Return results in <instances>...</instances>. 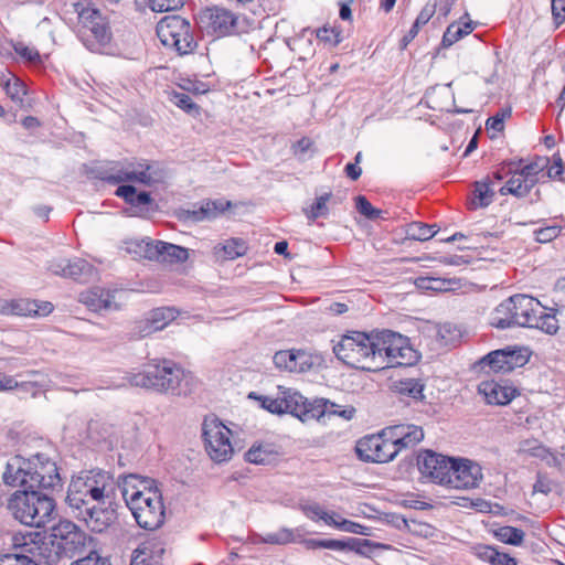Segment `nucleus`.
I'll return each instance as SVG.
<instances>
[{
  "mask_svg": "<svg viewBox=\"0 0 565 565\" xmlns=\"http://www.w3.org/2000/svg\"><path fill=\"white\" fill-rule=\"evenodd\" d=\"M270 451H268L262 445H254L245 454V459L250 463L264 465L270 460Z\"/></svg>",
  "mask_w": 565,
  "mask_h": 565,
  "instance_id": "de8ad7c7",
  "label": "nucleus"
},
{
  "mask_svg": "<svg viewBox=\"0 0 565 565\" xmlns=\"http://www.w3.org/2000/svg\"><path fill=\"white\" fill-rule=\"evenodd\" d=\"M83 260H65L64 263L53 265L52 270L63 277H77L83 273Z\"/></svg>",
  "mask_w": 565,
  "mask_h": 565,
  "instance_id": "37998d69",
  "label": "nucleus"
},
{
  "mask_svg": "<svg viewBox=\"0 0 565 565\" xmlns=\"http://www.w3.org/2000/svg\"><path fill=\"white\" fill-rule=\"evenodd\" d=\"M340 531L352 533V534H360V535H367L369 527L360 524L358 522L348 520V519H341L340 522Z\"/></svg>",
  "mask_w": 565,
  "mask_h": 565,
  "instance_id": "bf43d9fd",
  "label": "nucleus"
},
{
  "mask_svg": "<svg viewBox=\"0 0 565 565\" xmlns=\"http://www.w3.org/2000/svg\"><path fill=\"white\" fill-rule=\"evenodd\" d=\"M169 100L188 114H199V106L192 102L191 97L184 92L171 90L168 93Z\"/></svg>",
  "mask_w": 565,
  "mask_h": 565,
  "instance_id": "ea45409f",
  "label": "nucleus"
},
{
  "mask_svg": "<svg viewBox=\"0 0 565 565\" xmlns=\"http://www.w3.org/2000/svg\"><path fill=\"white\" fill-rule=\"evenodd\" d=\"M188 257V249L182 246L143 237V258L160 263L180 264L184 263Z\"/></svg>",
  "mask_w": 565,
  "mask_h": 565,
  "instance_id": "dca6fc26",
  "label": "nucleus"
},
{
  "mask_svg": "<svg viewBox=\"0 0 565 565\" xmlns=\"http://www.w3.org/2000/svg\"><path fill=\"white\" fill-rule=\"evenodd\" d=\"M183 376V369L172 361L151 359L143 363V387L158 391L174 390Z\"/></svg>",
  "mask_w": 565,
  "mask_h": 565,
  "instance_id": "1a4fd4ad",
  "label": "nucleus"
},
{
  "mask_svg": "<svg viewBox=\"0 0 565 565\" xmlns=\"http://www.w3.org/2000/svg\"><path fill=\"white\" fill-rule=\"evenodd\" d=\"M547 158H539L524 164L523 160L511 161V174L505 184L499 190L501 195L511 194L524 198L539 181V174L546 168Z\"/></svg>",
  "mask_w": 565,
  "mask_h": 565,
  "instance_id": "6e6552de",
  "label": "nucleus"
},
{
  "mask_svg": "<svg viewBox=\"0 0 565 565\" xmlns=\"http://www.w3.org/2000/svg\"><path fill=\"white\" fill-rule=\"evenodd\" d=\"M355 207L360 214L364 215L365 217H367L370 220H374V218L379 217L381 214V211L377 209H374L372 206V204L369 202V200L363 195L356 196Z\"/></svg>",
  "mask_w": 565,
  "mask_h": 565,
  "instance_id": "603ef678",
  "label": "nucleus"
},
{
  "mask_svg": "<svg viewBox=\"0 0 565 565\" xmlns=\"http://www.w3.org/2000/svg\"><path fill=\"white\" fill-rule=\"evenodd\" d=\"M231 205V202L225 200L202 201L198 209L184 212L185 218L192 222L211 221L224 213Z\"/></svg>",
  "mask_w": 565,
  "mask_h": 565,
  "instance_id": "cd10ccee",
  "label": "nucleus"
},
{
  "mask_svg": "<svg viewBox=\"0 0 565 565\" xmlns=\"http://www.w3.org/2000/svg\"><path fill=\"white\" fill-rule=\"evenodd\" d=\"M317 38L327 44L337 45L339 43V34L330 28L323 26L318 30H316Z\"/></svg>",
  "mask_w": 565,
  "mask_h": 565,
  "instance_id": "e2e57ef3",
  "label": "nucleus"
},
{
  "mask_svg": "<svg viewBox=\"0 0 565 565\" xmlns=\"http://www.w3.org/2000/svg\"><path fill=\"white\" fill-rule=\"evenodd\" d=\"M452 459L427 450L418 459V469L433 482L447 487Z\"/></svg>",
  "mask_w": 565,
  "mask_h": 565,
  "instance_id": "f3484780",
  "label": "nucleus"
},
{
  "mask_svg": "<svg viewBox=\"0 0 565 565\" xmlns=\"http://www.w3.org/2000/svg\"><path fill=\"white\" fill-rule=\"evenodd\" d=\"M51 537L63 550L76 552L84 547L90 537L74 522L60 520L51 530Z\"/></svg>",
  "mask_w": 565,
  "mask_h": 565,
  "instance_id": "aec40b11",
  "label": "nucleus"
},
{
  "mask_svg": "<svg viewBox=\"0 0 565 565\" xmlns=\"http://www.w3.org/2000/svg\"><path fill=\"white\" fill-rule=\"evenodd\" d=\"M294 541V534L288 529H280L275 533H268L263 537V542L269 544H287Z\"/></svg>",
  "mask_w": 565,
  "mask_h": 565,
  "instance_id": "864d4df0",
  "label": "nucleus"
},
{
  "mask_svg": "<svg viewBox=\"0 0 565 565\" xmlns=\"http://www.w3.org/2000/svg\"><path fill=\"white\" fill-rule=\"evenodd\" d=\"M436 8L437 0L428 1L426 6L420 10L414 23L419 28L425 25L435 14Z\"/></svg>",
  "mask_w": 565,
  "mask_h": 565,
  "instance_id": "13d9d810",
  "label": "nucleus"
},
{
  "mask_svg": "<svg viewBox=\"0 0 565 565\" xmlns=\"http://www.w3.org/2000/svg\"><path fill=\"white\" fill-rule=\"evenodd\" d=\"M53 305L49 301H36L25 298L13 299L7 301L1 311L7 315L32 317L42 316L45 317L53 311Z\"/></svg>",
  "mask_w": 565,
  "mask_h": 565,
  "instance_id": "393cba45",
  "label": "nucleus"
},
{
  "mask_svg": "<svg viewBox=\"0 0 565 565\" xmlns=\"http://www.w3.org/2000/svg\"><path fill=\"white\" fill-rule=\"evenodd\" d=\"M143 530H157L166 520L162 491L154 479L143 477Z\"/></svg>",
  "mask_w": 565,
  "mask_h": 565,
  "instance_id": "ddd939ff",
  "label": "nucleus"
},
{
  "mask_svg": "<svg viewBox=\"0 0 565 565\" xmlns=\"http://www.w3.org/2000/svg\"><path fill=\"white\" fill-rule=\"evenodd\" d=\"M262 407L273 414H291L301 420L309 417V404L298 391L278 386L277 394L273 396H260Z\"/></svg>",
  "mask_w": 565,
  "mask_h": 565,
  "instance_id": "9d476101",
  "label": "nucleus"
},
{
  "mask_svg": "<svg viewBox=\"0 0 565 565\" xmlns=\"http://www.w3.org/2000/svg\"><path fill=\"white\" fill-rule=\"evenodd\" d=\"M300 510L309 520L313 522H323L328 512L319 503L316 502L300 504Z\"/></svg>",
  "mask_w": 565,
  "mask_h": 565,
  "instance_id": "09e8293b",
  "label": "nucleus"
},
{
  "mask_svg": "<svg viewBox=\"0 0 565 565\" xmlns=\"http://www.w3.org/2000/svg\"><path fill=\"white\" fill-rule=\"evenodd\" d=\"M98 511L95 508L88 510L89 521L93 523L92 529L97 532H102L105 526H107L110 522V516L108 513L105 514V520L99 522V519L96 516Z\"/></svg>",
  "mask_w": 565,
  "mask_h": 565,
  "instance_id": "338daca9",
  "label": "nucleus"
},
{
  "mask_svg": "<svg viewBox=\"0 0 565 565\" xmlns=\"http://www.w3.org/2000/svg\"><path fill=\"white\" fill-rule=\"evenodd\" d=\"M511 116V109H501L499 113H497L494 116L488 118L486 122L487 129H491L494 131H502L504 128V120L505 118Z\"/></svg>",
  "mask_w": 565,
  "mask_h": 565,
  "instance_id": "6e6d98bb",
  "label": "nucleus"
},
{
  "mask_svg": "<svg viewBox=\"0 0 565 565\" xmlns=\"http://www.w3.org/2000/svg\"><path fill=\"white\" fill-rule=\"evenodd\" d=\"M185 0H148V4L153 12H166L177 10L183 6Z\"/></svg>",
  "mask_w": 565,
  "mask_h": 565,
  "instance_id": "3c124183",
  "label": "nucleus"
},
{
  "mask_svg": "<svg viewBox=\"0 0 565 565\" xmlns=\"http://www.w3.org/2000/svg\"><path fill=\"white\" fill-rule=\"evenodd\" d=\"M156 33L164 46L174 49L181 55L193 52L196 46L190 23L180 15L162 18L157 24Z\"/></svg>",
  "mask_w": 565,
  "mask_h": 565,
  "instance_id": "0eeeda50",
  "label": "nucleus"
},
{
  "mask_svg": "<svg viewBox=\"0 0 565 565\" xmlns=\"http://www.w3.org/2000/svg\"><path fill=\"white\" fill-rule=\"evenodd\" d=\"M141 480L134 475L125 477L119 486L114 476L103 470H94L93 502L99 505H111L116 500L117 489L120 488L126 505L131 511L136 522L141 526Z\"/></svg>",
  "mask_w": 565,
  "mask_h": 565,
  "instance_id": "20e7f679",
  "label": "nucleus"
},
{
  "mask_svg": "<svg viewBox=\"0 0 565 565\" xmlns=\"http://www.w3.org/2000/svg\"><path fill=\"white\" fill-rule=\"evenodd\" d=\"M478 393L490 405H508L518 394V391L507 382L482 381L478 385Z\"/></svg>",
  "mask_w": 565,
  "mask_h": 565,
  "instance_id": "b1692460",
  "label": "nucleus"
},
{
  "mask_svg": "<svg viewBox=\"0 0 565 565\" xmlns=\"http://www.w3.org/2000/svg\"><path fill=\"white\" fill-rule=\"evenodd\" d=\"M119 252L124 257L138 260L141 256V242L137 238L126 239L119 247Z\"/></svg>",
  "mask_w": 565,
  "mask_h": 565,
  "instance_id": "8fccbe9b",
  "label": "nucleus"
},
{
  "mask_svg": "<svg viewBox=\"0 0 565 565\" xmlns=\"http://www.w3.org/2000/svg\"><path fill=\"white\" fill-rule=\"evenodd\" d=\"M399 393L407 395L414 399H423L424 398V384L419 380L415 379H406L401 380L396 386Z\"/></svg>",
  "mask_w": 565,
  "mask_h": 565,
  "instance_id": "a19ab883",
  "label": "nucleus"
},
{
  "mask_svg": "<svg viewBox=\"0 0 565 565\" xmlns=\"http://www.w3.org/2000/svg\"><path fill=\"white\" fill-rule=\"evenodd\" d=\"M330 198L331 193H324L318 196L315 203L309 209H305L303 212L308 220L315 221L319 217H327V215L329 214L327 203L330 200Z\"/></svg>",
  "mask_w": 565,
  "mask_h": 565,
  "instance_id": "58836bf2",
  "label": "nucleus"
},
{
  "mask_svg": "<svg viewBox=\"0 0 565 565\" xmlns=\"http://www.w3.org/2000/svg\"><path fill=\"white\" fill-rule=\"evenodd\" d=\"M164 547L160 541H143V565H161Z\"/></svg>",
  "mask_w": 565,
  "mask_h": 565,
  "instance_id": "c9c22d12",
  "label": "nucleus"
},
{
  "mask_svg": "<svg viewBox=\"0 0 565 565\" xmlns=\"http://www.w3.org/2000/svg\"><path fill=\"white\" fill-rule=\"evenodd\" d=\"M90 179L109 184L141 183V172L128 160L108 161L96 164L88 170Z\"/></svg>",
  "mask_w": 565,
  "mask_h": 565,
  "instance_id": "9b49d317",
  "label": "nucleus"
},
{
  "mask_svg": "<svg viewBox=\"0 0 565 565\" xmlns=\"http://www.w3.org/2000/svg\"><path fill=\"white\" fill-rule=\"evenodd\" d=\"M94 38L100 42H107L110 39V32L108 26L104 23L103 19L96 23L93 24V26L87 28Z\"/></svg>",
  "mask_w": 565,
  "mask_h": 565,
  "instance_id": "052dcab7",
  "label": "nucleus"
},
{
  "mask_svg": "<svg viewBox=\"0 0 565 565\" xmlns=\"http://www.w3.org/2000/svg\"><path fill=\"white\" fill-rule=\"evenodd\" d=\"M116 290H109L103 287H92L78 296V301L83 303L88 310L93 312H100L103 310L118 309L119 305L116 301Z\"/></svg>",
  "mask_w": 565,
  "mask_h": 565,
  "instance_id": "4be33fe9",
  "label": "nucleus"
},
{
  "mask_svg": "<svg viewBox=\"0 0 565 565\" xmlns=\"http://www.w3.org/2000/svg\"><path fill=\"white\" fill-rule=\"evenodd\" d=\"M168 170L160 162H151L143 166V186L153 188L154 192L160 189H164Z\"/></svg>",
  "mask_w": 565,
  "mask_h": 565,
  "instance_id": "7c9ffc66",
  "label": "nucleus"
},
{
  "mask_svg": "<svg viewBox=\"0 0 565 565\" xmlns=\"http://www.w3.org/2000/svg\"><path fill=\"white\" fill-rule=\"evenodd\" d=\"M376 354H381L382 362L379 370L395 366H409L419 360V353L415 350L408 338L392 330H377Z\"/></svg>",
  "mask_w": 565,
  "mask_h": 565,
  "instance_id": "39448f33",
  "label": "nucleus"
},
{
  "mask_svg": "<svg viewBox=\"0 0 565 565\" xmlns=\"http://www.w3.org/2000/svg\"><path fill=\"white\" fill-rule=\"evenodd\" d=\"M32 472L29 458L15 456L9 460L2 473V481L10 488L18 490L35 489L34 481L31 480Z\"/></svg>",
  "mask_w": 565,
  "mask_h": 565,
  "instance_id": "a211bd4d",
  "label": "nucleus"
},
{
  "mask_svg": "<svg viewBox=\"0 0 565 565\" xmlns=\"http://www.w3.org/2000/svg\"><path fill=\"white\" fill-rule=\"evenodd\" d=\"M480 557L491 565H516L515 558L491 546H484L480 552Z\"/></svg>",
  "mask_w": 565,
  "mask_h": 565,
  "instance_id": "e433bc0d",
  "label": "nucleus"
},
{
  "mask_svg": "<svg viewBox=\"0 0 565 565\" xmlns=\"http://www.w3.org/2000/svg\"><path fill=\"white\" fill-rule=\"evenodd\" d=\"M406 237L413 241H427L437 233L435 225H427L422 222H412L406 225Z\"/></svg>",
  "mask_w": 565,
  "mask_h": 565,
  "instance_id": "f704fd0d",
  "label": "nucleus"
},
{
  "mask_svg": "<svg viewBox=\"0 0 565 565\" xmlns=\"http://www.w3.org/2000/svg\"><path fill=\"white\" fill-rule=\"evenodd\" d=\"M202 437L209 457L216 463L231 460L234 454L232 430L217 417H205L202 423Z\"/></svg>",
  "mask_w": 565,
  "mask_h": 565,
  "instance_id": "423d86ee",
  "label": "nucleus"
},
{
  "mask_svg": "<svg viewBox=\"0 0 565 565\" xmlns=\"http://www.w3.org/2000/svg\"><path fill=\"white\" fill-rule=\"evenodd\" d=\"M533 492H540L543 494H548L551 492V484L550 481L542 477L541 475L537 476V479L533 486Z\"/></svg>",
  "mask_w": 565,
  "mask_h": 565,
  "instance_id": "774afa93",
  "label": "nucleus"
},
{
  "mask_svg": "<svg viewBox=\"0 0 565 565\" xmlns=\"http://www.w3.org/2000/svg\"><path fill=\"white\" fill-rule=\"evenodd\" d=\"M386 434L393 439L395 447L398 449V454L403 449L415 447L424 438L422 427L416 425L401 424L386 427Z\"/></svg>",
  "mask_w": 565,
  "mask_h": 565,
  "instance_id": "a878e982",
  "label": "nucleus"
},
{
  "mask_svg": "<svg viewBox=\"0 0 565 565\" xmlns=\"http://www.w3.org/2000/svg\"><path fill=\"white\" fill-rule=\"evenodd\" d=\"M71 565H111L107 558L99 556L96 552L71 563Z\"/></svg>",
  "mask_w": 565,
  "mask_h": 565,
  "instance_id": "0e129e2a",
  "label": "nucleus"
},
{
  "mask_svg": "<svg viewBox=\"0 0 565 565\" xmlns=\"http://www.w3.org/2000/svg\"><path fill=\"white\" fill-rule=\"evenodd\" d=\"M497 539L505 544L519 546L524 540V532L513 526H502L495 532Z\"/></svg>",
  "mask_w": 565,
  "mask_h": 565,
  "instance_id": "4c0bfd02",
  "label": "nucleus"
},
{
  "mask_svg": "<svg viewBox=\"0 0 565 565\" xmlns=\"http://www.w3.org/2000/svg\"><path fill=\"white\" fill-rule=\"evenodd\" d=\"M356 452L365 461L384 463L393 460L398 455V449L384 428L376 435L360 439L356 444Z\"/></svg>",
  "mask_w": 565,
  "mask_h": 565,
  "instance_id": "f8f14e48",
  "label": "nucleus"
},
{
  "mask_svg": "<svg viewBox=\"0 0 565 565\" xmlns=\"http://www.w3.org/2000/svg\"><path fill=\"white\" fill-rule=\"evenodd\" d=\"M494 192L487 182H476L475 207H486L493 199Z\"/></svg>",
  "mask_w": 565,
  "mask_h": 565,
  "instance_id": "c03bdc74",
  "label": "nucleus"
},
{
  "mask_svg": "<svg viewBox=\"0 0 565 565\" xmlns=\"http://www.w3.org/2000/svg\"><path fill=\"white\" fill-rule=\"evenodd\" d=\"M247 250L246 243L241 238H230L218 243L213 248V254L217 260H233L245 255Z\"/></svg>",
  "mask_w": 565,
  "mask_h": 565,
  "instance_id": "c85d7f7f",
  "label": "nucleus"
},
{
  "mask_svg": "<svg viewBox=\"0 0 565 565\" xmlns=\"http://www.w3.org/2000/svg\"><path fill=\"white\" fill-rule=\"evenodd\" d=\"M472 30H473V25H472L471 21L465 22L462 24L456 23V22L451 23L450 25H448V28L446 29V31L443 35V41H441L443 46L444 47L451 46L454 43L459 41L461 38L471 33Z\"/></svg>",
  "mask_w": 565,
  "mask_h": 565,
  "instance_id": "2f4dec72",
  "label": "nucleus"
},
{
  "mask_svg": "<svg viewBox=\"0 0 565 565\" xmlns=\"http://www.w3.org/2000/svg\"><path fill=\"white\" fill-rule=\"evenodd\" d=\"M489 323L499 330L511 328H535L555 334L558 321L541 302L524 294L513 295L500 302L490 313Z\"/></svg>",
  "mask_w": 565,
  "mask_h": 565,
  "instance_id": "f257e3e1",
  "label": "nucleus"
},
{
  "mask_svg": "<svg viewBox=\"0 0 565 565\" xmlns=\"http://www.w3.org/2000/svg\"><path fill=\"white\" fill-rule=\"evenodd\" d=\"M15 53L22 58L29 62H38L40 61V54L36 49L28 46L23 43H18L14 45Z\"/></svg>",
  "mask_w": 565,
  "mask_h": 565,
  "instance_id": "680f3d73",
  "label": "nucleus"
},
{
  "mask_svg": "<svg viewBox=\"0 0 565 565\" xmlns=\"http://www.w3.org/2000/svg\"><path fill=\"white\" fill-rule=\"evenodd\" d=\"M482 480V469L479 463L466 458L452 459L447 487L451 489H473Z\"/></svg>",
  "mask_w": 565,
  "mask_h": 565,
  "instance_id": "2eb2a0df",
  "label": "nucleus"
},
{
  "mask_svg": "<svg viewBox=\"0 0 565 565\" xmlns=\"http://www.w3.org/2000/svg\"><path fill=\"white\" fill-rule=\"evenodd\" d=\"M2 87L6 94L14 102H22L26 94L24 84L18 77L8 78Z\"/></svg>",
  "mask_w": 565,
  "mask_h": 565,
  "instance_id": "a18cd8bd",
  "label": "nucleus"
},
{
  "mask_svg": "<svg viewBox=\"0 0 565 565\" xmlns=\"http://www.w3.org/2000/svg\"><path fill=\"white\" fill-rule=\"evenodd\" d=\"M527 362L526 356L521 350H497L490 352L480 360L482 369L488 367L494 373H509L516 367L523 366Z\"/></svg>",
  "mask_w": 565,
  "mask_h": 565,
  "instance_id": "6ab92c4d",
  "label": "nucleus"
},
{
  "mask_svg": "<svg viewBox=\"0 0 565 565\" xmlns=\"http://www.w3.org/2000/svg\"><path fill=\"white\" fill-rule=\"evenodd\" d=\"M0 565H39L26 555L6 554L0 556Z\"/></svg>",
  "mask_w": 565,
  "mask_h": 565,
  "instance_id": "4d7b16f0",
  "label": "nucleus"
},
{
  "mask_svg": "<svg viewBox=\"0 0 565 565\" xmlns=\"http://www.w3.org/2000/svg\"><path fill=\"white\" fill-rule=\"evenodd\" d=\"M177 317V311L170 307L153 309L149 317L143 321V333H151L162 330Z\"/></svg>",
  "mask_w": 565,
  "mask_h": 565,
  "instance_id": "c756f323",
  "label": "nucleus"
},
{
  "mask_svg": "<svg viewBox=\"0 0 565 565\" xmlns=\"http://www.w3.org/2000/svg\"><path fill=\"white\" fill-rule=\"evenodd\" d=\"M456 282L449 279H443L437 277H418L415 279V286L418 289L435 291V292H444L452 290V285Z\"/></svg>",
  "mask_w": 565,
  "mask_h": 565,
  "instance_id": "72a5a7b5",
  "label": "nucleus"
},
{
  "mask_svg": "<svg viewBox=\"0 0 565 565\" xmlns=\"http://www.w3.org/2000/svg\"><path fill=\"white\" fill-rule=\"evenodd\" d=\"M552 14L557 26L565 23V0H552Z\"/></svg>",
  "mask_w": 565,
  "mask_h": 565,
  "instance_id": "69168bd1",
  "label": "nucleus"
},
{
  "mask_svg": "<svg viewBox=\"0 0 565 565\" xmlns=\"http://www.w3.org/2000/svg\"><path fill=\"white\" fill-rule=\"evenodd\" d=\"M561 233L558 225H550L534 231L535 239L540 243H548Z\"/></svg>",
  "mask_w": 565,
  "mask_h": 565,
  "instance_id": "5fc2aeb1",
  "label": "nucleus"
},
{
  "mask_svg": "<svg viewBox=\"0 0 565 565\" xmlns=\"http://www.w3.org/2000/svg\"><path fill=\"white\" fill-rule=\"evenodd\" d=\"M134 184L135 183H124L119 185L115 194L131 205L141 203V192H138Z\"/></svg>",
  "mask_w": 565,
  "mask_h": 565,
  "instance_id": "49530a36",
  "label": "nucleus"
},
{
  "mask_svg": "<svg viewBox=\"0 0 565 565\" xmlns=\"http://www.w3.org/2000/svg\"><path fill=\"white\" fill-rule=\"evenodd\" d=\"M202 19L206 22L209 29L222 36L232 34L237 22V18L232 11L221 7L206 8Z\"/></svg>",
  "mask_w": 565,
  "mask_h": 565,
  "instance_id": "5701e85b",
  "label": "nucleus"
},
{
  "mask_svg": "<svg viewBox=\"0 0 565 565\" xmlns=\"http://www.w3.org/2000/svg\"><path fill=\"white\" fill-rule=\"evenodd\" d=\"M53 498L33 490H15L7 501V509L20 523L32 527H45L55 513Z\"/></svg>",
  "mask_w": 565,
  "mask_h": 565,
  "instance_id": "7ed1b4c3",
  "label": "nucleus"
},
{
  "mask_svg": "<svg viewBox=\"0 0 565 565\" xmlns=\"http://www.w3.org/2000/svg\"><path fill=\"white\" fill-rule=\"evenodd\" d=\"M73 8L74 12L77 13L79 23L84 28L93 26L94 23L103 19L100 11L90 3L75 2Z\"/></svg>",
  "mask_w": 565,
  "mask_h": 565,
  "instance_id": "473e14b6",
  "label": "nucleus"
},
{
  "mask_svg": "<svg viewBox=\"0 0 565 565\" xmlns=\"http://www.w3.org/2000/svg\"><path fill=\"white\" fill-rule=\"evenodd\" d=\"M273 360L277 367L289 372H306L312 365L311 356L302 350L278 351Z\"/></svg>",
  "mask_w": 565,
  "mask_h": 565,
  "instance_id": "bb28decb",
  "label": "nucleus"
},
{
  "mask_svg": "<svg viewBox=\"0 0 565 565\" xmlns=\"http://www.w3.org/2000/svg\"><path fill=\"white\" fill-rule=\"evenodd\" d=\"M369 545L370 542L367 540L360 541L359 539L350 537L347 541L342 540H324V548L332 550V551H356L360 552L358 546L359 545Z\"/></svg>",
  "mask_w": 565,
  "mask_h": 565,
  "instance_id": "79ce46f5",
  "label": "nucleus"
},
{
  "mask_svg": "<svg viewBox=\"0 0 565 565\" xmlns=\"http://www.w3.org/2000/svg\"><path fill=\"white\" fill-rule=\"evenodd\" d=\"M94 490V469L84 471L79 476L72 479L66 501L74 509H82L93 501Z\"/></svg>",
  "mask_w": 565,
  "mask_h": 565,
  "instance_id": "412c9836",
  "label": "nucleus"
},
{
  "mask_svg": "<svg viewBox=\"0 0 565 565\" xmlns=\"http://www.w3.org/2000/svg\"><path fill=\"white\" fill-rule=\"evenodd\" d=\"M377 330L371 332L348 331L334 343L333 352L344 364L365 371H379L382 362L376 354Z\"/></svg>",
  "mask_w": 565,
  "mask_h": 565,
  "instance_id": "f03ea898",
  "label": "nucleus"
},
{
  "mask_svg": "<svg viewBox=\"0 0 565 565\" xmlns=\"http://www.w3.org/2000/svg\"><path fill=\"white\" fill-rule=\"evenodd\" d=\"M35 489L55 490L62 488V478L56 461L45 454L29 457Z\"/></svg>",
  "mask_w": 565,
  "mask_h": 565,
  "instance_id": "4468645a",
  "label": "nucleus"
}]
</instances>
